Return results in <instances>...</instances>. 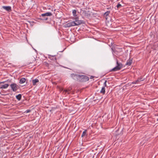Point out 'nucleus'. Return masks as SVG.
I'll return each instance as SVG.
<instances>
[{
  "label": "nucleus",
  "mask_w": 158,
  "mask_h": 158,
  "mask_svg": "<svg viewBox=\"0 0 158 158\" xmlns=\"http://www.w3.org/2000/svg\"><path fill=\"white\" fill-rule=\"evenodd\" d=\"M75 17L74 19L75 20V21H75V22H76L77 21L79 20V17L77 16H77H75Z\"/></svg>",
  "instance_id": "5701e85b"
},
{
  "label": "nucleus",
  "mask_w": 158,
  "mask_h": 158,
  "mask_svg": "<svg viewBox=\"0 0 158 158\" xmlns=\"http://www.w3.org/2000/svg\"><path fill=\"white\" fill-rule=\"evenodd\" d=\"M1 94V92H0V94Z\"/></svg>",
  "instance_id": "473e14b6"
},
{
  "label": "nucleus",
  "mask_w": 158,
  "mask_h": 158,
  "mask_svg": "<svg viewBox=\"0 0 158 158\" xmlns=\"http://www.w3.org/2000/svg\"><path fill=\"white\" fill-rule=\"evenodd\" d=\"M82 14L85 17L87 18H89L91 15L89 11H87L85 10L83 11Z\"/></svg>",
  "instance_id": "39448f33"
},
{
  "label": "nucleus",
  "mask_w": 158,
  "mask_h": 158,
  "mask_svg": "<svg viewBox=\"0 0 158 158\" xmlns=\"http://www.w3.org/2000/svg\"><path fill=\"white\" fill-rule=\"evenodd\" d=\"M100 92L101 94H104L105 93V87H103L101 90Z\"/></svg>",
  "instance_id": "2eb2a0df"
},
{
  "label": "nucleus",
  "mask_w": 158,
  "mask_h": 158,
  "mask_svg": "<svg viewBox=\"0 0 158 158\" xmlns=\"http://www.w3.org/2000/svg\"><path fill=\"white\" fill-rule=\"evenodd\" d=\"M31 110H26L25 112V113H29L30 112H31Z\"/></svg>",
  "instance_id": "cd10ccee"
},
{
  "label": "nucleus",
  "mask_w": 158,
  "mask_h": 158,
  "mask_svg": "<svg viewBox=\"0 0 158 158\" xmlns=\"http://www.w3.org/2000/svg\"><path fill=\"white\" fill-rule=\"evenodd\" d=\"M117 66L111 69L110 72L116 71L120 70L123 67V65L121 63H119L117 60L116 61Z\"/></svg>",
  "instance_id": "f257e3e1"
},
{
  "label": "nucleus",
  "mask_w": 158,
  "mask_h": 158,
  "mask_svg": "<svg viewBox=\"0 0 158 158\" xmlns=\"http://www.w3.org/2000/svg\"><path fill=\"white\" fill-rule=\"evenodd\" d=\"M85 23L84 21L82 20H79L75 22V26H78L81 25V24H84Z\"/></svg>",
  "instance_id": "1a4fd4ad"
},
{
  "label": "nucleus",
  "mask_w": 158,
  "mask_h": 158,
  "mask_svg": "<svg viewBox=\"0 0 158 158\" xmlns=\"http://www.w3.org/2000/svg\"><path fill=\"white\" fill-rule=\"evenodd\" d=\"M122 5L120 4L119 3H118L117 5L116 6V7L118 8H120L122 7Z\"/></svg>",
  "instance_id": "393cba45"
},
{
  "label": "nucleus",
  "mask_w": 158,
  "mask_h": 158,
  "mask_svg": "<svg viewBox=\"0 0 158 158\" xmlns=\"http://www.w3.org/2000/svg\"><path fill=\"white\" fill-rule=\"evenodd\" d=\"M138 82H139L137 80L136 81H134L133 82H132V84H136L138 83Z\"/></svg>",
  "instance_id": "bb28decb"
},
{
  "label": "nucleus",
  "mask_w": 158,
  "mask_h": 158,
  "mask_svg": "<svg viewBox=\"0 0 158 158\" xmlns=\"http://www.w3.org/2000/svg\"><path fill=\"white\" fill-rule=\"evenodd\" d=\"M106 82H107V81H105V82L104 83V86L103 87H105L106 86Z\"/></svg>",
  "instance_id": "c85d7f7f"
},
{
  "label": "nucleus",
  "mask_w": 158,
  "mask_h": 158,
  "mask_svg": "<svg viewBox=\"0 0 158 158\" xmlns=\"http://www.w3.org/2000/svg\"><path fill=\"white\" fill-rule=\"evenodd\" d=\"M111 50H112V52H115V51L114 50V49H113V48H111Z\"/></svg>",
  "instance_id": "c756f323"
},
{
  "label": "nucleus",
  "mask_w": 158,
  "mask_h": 158,
  "mask_svg": "<svg viewBox=\"0 0 158 158\" xmlns=\"http://www.w3.org/2000/svg\"><path fill=\"white\" fill-rule=\"evenodd\" d=\"M69 91H70L69 90L66 89V90H64V91L65 92V93H67L68 94H69Z\"/></svg>",
  "instance_id": "a878e982"
},
{
  "label": "nucleus",
  "mask_w": 158,
  "mask_h": 158,
  "mask_svg": "<svg viewBox=\"0 0 158 158\" xmlns=\"http://www.w3.org/2000/svg\"><path fill=\"white\" fill-rule=\"evenodd\" d=\"M9 85L8 84H5L3 85L2 84V89H5L7 88L9 86Z\"/></svg>",
  "instance_id": "dca6fc26"
},
{
  "label": "nucleus",
  "mask_w": 158,
  "mask_h": 158,
  "mask_svg": "<svg viewBox=\"0 0 158 158\" xmlns=\"http://www.w3.org/2000/svg\"><path fill=\"white\" fill-rule=\"evenodd\" d=\"M89 80V77L83 75L79 74L78 81L81 82H86Z\"/></svg>",
  "instance_id": "f03ea898"
},
{
  "label": "nucleus",
  "mask_w": 158,
  "mask_h": 158,
  "mask_svg": "<svg viewBox=\"0 0 158 158\" xmlns=\"http://www.w3.org/2000/svg\"><path fill=\"white\" fill-rule=\"evenodd\" d=\"M75 21H72L71 22H69L66 24L64 25L65 27H73L75 26Z\"/></svg>",
  "instance_id": "20e7f679"
},
{
  "label": "nucleus",
  "mask_w": 158,
  "mask_h": 158,
  "mask_svg": "<svg viewBox=\"0 0 158 158\" xmlns=\"http://www.w3.org/2000/svg\"><path fill=\"white\" fill-rule=\"evenodd\" d=\"M49 58L51 60H53L54 61H56V58L55 56L49 55Z\"/></svg>",
  "instance_id": "ddd939ff"
},
{
  "label": "nucleus",
  "mask_w": 158,
  "mask_h": 158,
  "mask_svg": "<svg viewBox=\"0 0 158 158\" xmlns=\"http://www.w3.org/2000/svg\"><path fill=\"white\" fill-rule=\"evenodd\" d=\"M31 59L32 60V61H30L29 62V64L32 63L33 62H35V59L34 57L32 58Z\"/></svg>",
  "instance_id": "412c9836"
},
{
  "label": "nucleus",
  "mask_w": 158,
  "mask_h": 158,
  "mask_svg": "<svg viewBox=\"0 0 158 158\" xmlns=\"http://www.w3.org/2000/svg\"><path fill=\"white\" fill-rule=\"evenodd\" d=\"M6 81L0 82V89H2V84H4Z\"/></svg>",
  "instance_id": "b1692460"
},
{
  "label": "nucleus",
  "mask_w": 158,
  "mask_h": 158,
  "mask_svg": "<svg viewBox=\"0 0 158 158\" xmlns=\"http://www.w3.org/2000/svg\"><path fill=\"white\" fill-rule=\"evenodd\" d=\"M144 78H143L142 77H140L137 79V81L139 82H141L144 81Z\"/></svg>",
  "instance_id": "a211bd4d"
},
{
  "label": "nucleus",
  "mask_w": 158,
  "mask_h": 158,
  "mask_svg": "<svg viewBox=\"0 0 158 158\" xmlns=\"http://www.w3.org/2000/svg\"><path fill=\"white\" fill-rule=\"evenodd\" d=\"M86 133V130H85L83 132L81 135V137H83L85 136Z\"/></svg>",
  "instance_id": "4be33fe9"
},
{
  "label": "nucleus",
  "mask_w": 158,
  "mask_h": 158,
  "mask_svg": "<svg viewBox=\"0 0 158 158\" xmlns=\"http://www.w3.org/2000/svg\"><path fill=\"white\" fill-rule=\"evenodd\" d=\"M2 8L9 12H10L12 10L10 6H2Z\"/></svg>",
  "instance_id": "0eeeda50"
},
{
  "label": "nucleus",
  "mask_w": 158,
  "mask_h": 158,
  "mask_svg": "<svg viewBox=\"0 0 158 158\" xmlns=\"http://www.w3.org/2000/svg\"><path fill=\"white\" fill-rule=\"evenodd\" d=\"M48 18L47 17H42V18H40V19L42 20L46 21L48 20Z\"/></svg>",
  "instance_id": "aec40b11"
},
{
  "label": "nucleus",
  "mask_w": 158,
  "mask_h": 158,
  "mask_svg": "<svg viewBox=\"0 0 158 158\" xmlns=\"http://www.w3.org/2000/svg\"><path fill=\"white\" fill-rule=\"evenodd\" d=\"M52 15V14L51 12H48L44 14H41V15L40 16V17H46L48 16H51Z\"/></svg>",
  "instance_id": "6e6552de"
},
{
  "label": "nucleus",
  "mask_w": 158,
  "mask_h": 158,
  "mask_svg": "<svg viewBox=\"0 0 158 158\" xmlns=\"http://www.w3.org/2000/svg\"><path fill=\"white\" fill-rule=\"evenodd\" d=\"M39 80L38 79H35L32 80V84L33 85H36V83L38 82Z\"/></svg>",
  "instance_id": "f8f14e48"
},
{
  "label": "nucleus",
  "mask_w": 158,
  "mask_h": 158,
  "mask_svg": "<svg viewBox=\"0 0 158 158\" xmlns=\"http://www.w3.org/2000/svg\"><path fill=\"white\" fill-rule=\"evenodd\" d=\"M22 95L21 94H19L17 95H16V98L18 100H20L21 99Z\"/></svg>",
  "instance_id": "f3484780"
},
{
  "label": "nucleus",
  "mask_w": 158,
  "mask_h": 158,
  "mask_svg": "<svg viewBox=\"0 0 158 158\" xmlns=\"http://www.w3.org/2000/svg\"><path fill=\"white\" fill-rule=\"evenodd\" d=\"M7 81L9 82H11V81L10 80H8Z\"/></svg>",
  "instance_id": "2f4dec72"
},
{
  "label": "nucleus",
  "mask_w": 158,
  "mask_h": 158,
  "mask_svg": "<svg viewBox=\"0 0 158 158\" xmlns=\"http://www.w3.org/2000/svg\"><path fill=\"white\" fill-rule=\"evenodd\" d=\"M110 13V11H107L104 13L103 16L106 19H107L108 18L109 15Z\"/></svg>",
  "instance_id": "9d476101"
},
{
  "label": "nucleus",
  "mask_w": 158,
  "mask_h": 158,
  "mask_svg": "<svg viewBox=\"0 0 158 158\" xmlns=\"http://www.w3.org/2000/svg\"><path fill=\"white\" fill-rule=\"evenodd\" d=\"M10 86L14 92H16L19 88V87L16 83H12L10 85Z\"/></svg>",
  "instance_id": "7ed1b4c3"
},
{
  "label": "nucleus",
  "mask_w": 158,
  "mask_h": 158,
  "mask_svg": "<svg viewBox=\"0 0 158 158\" xmlns=\"http://www.w3.org/2000/svg\"><path fill=\"white\" fill-rule=\"evenodd\" d=\"M72 13L74 16H77V10H73L72 11Z\"/></svg>",
  "instance_id": "6ab92c4d"
},
{
  "label": "nucleus",
  "mask_w": 158,
  "mask_h": 158,
  "mask_svg": "<svg viewBox=\"0 0 158 158\" xmlns=\"http://www.w3.org/2000/svg\"><path fill=\"white\" fill-rule=\"evenodd\" d=\"M26 81V79L25 78H21L19 81V83L20 84H23Z\"/></svg>",
  "instance_id": "4468645a"
},
{
  "label": "nucleus",
  "mask_w": 158,
  "mask_h": 158,
  "mask_svg": "<svg viewBox=\"0 0 158 158\" xmlns=\"http://www.w3.org/2000/svg\"><path fill=\"white\" fill-rule=\"evenodd\" d=\"M79 74H77L74 73H72L71 74V77L72 78L77 81H78Z\"/></svg>",
  "instance_id": "423d86ee"
},
{
  "label": "nucleus",
  "mask_w": 158,
  "mask_h": 158,
  "mask_svg": "<svg viewBox=\"0 0 158 158\" xmlns=\"http://www.w3.org/2000/svg\"><path fill=\"white\" fill-rule=\"evenodd\" d=\"M132 59H130L128 60L126 64V65L128 66H130L131 65L132 63Z\"/></svg>",
  "instance_id": "9b49d317"
},
{
  "label": "nucleus",
  "mask_w": 158,
  "mask_h": 158,
  "mask_svg": "<svg viewBox=\"0 0 158 158\" xmlns=\"http://www.w3.org/2000/svg\"><path fill=\"white\" fill-rule=\"evenodd\" d=\"M94 77V76H91V77H90V79H92V78H93Z\"/></svg>",
  "instance_id": "7c9ffc66"
}]
</instances>
